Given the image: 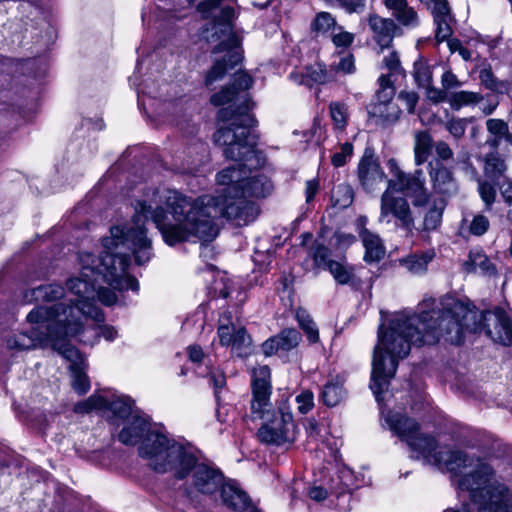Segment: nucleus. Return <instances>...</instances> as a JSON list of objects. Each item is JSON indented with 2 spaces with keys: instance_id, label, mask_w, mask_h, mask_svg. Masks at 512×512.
I'll use <instances>...</instances> for the list:
<instances>
[{
  "instance_id": "obj_1",
  "label": "nucleus",
  "mask_w": 512,
  "mask_h": 512,
  "mask_svg": "<svg viewBox=\"0 0 512 512\" xmlns=\"http://www.w3.org/2000/svg\"><path fill=\"white\" fill-rule=\"evenodd\" d=\"M143 215L135 210L133 223L110 229V237L103 239L104 251L99 257L90 253L80 255L83 278L67 281V290L76 296L51 306H39L27 315L33 328V335L55 334L69 337L77 335L83 328V317L97 322L104 320L101 310L94 304L96 289L92 280L102 276L104 282L114 290L131 289L138 291V281L127 274L131 254L137 265L147 263L152 257V242L143 226Z\"/></svg>"
},
{
  "instance_id": "obj_2",
  "label": "nucleus",
  "mask_w": 512,
  "mask_h": 512,
  "mask_svg": "<svg viewBox=\"0 0 512 512\" xmlns=\"http://www.w3.org/2000/svg\"><path fill=\"white\" fill-rule=\"evenodd\" d=\"M235 171L223 169L216 180L223 186L220 196L210 195L192 198L175 190H157L149 203L138 202L136 211L144 219L150 218L160 230L168 245L197 238L202 241L213 240L219 232L215 223L218 216L225 217L237 226H245L254 221L258 207L236 191Z\"/></svg>"
},
{
  "instance_id": "obj_3",
  "label": "nucleus",
  "mask_w": 512,
  "mask_h": 512,
  "mask_svg": "<svg viewBox=\"0 0 512 512\" xmlns=\"http://www.w3.org/2000/svg\"><path fill=\"white\" fill-rule=\"evenodd\" d=\"M445 338L442 311L433 309L420 314H394L380 325L372 358L370 388L380 402L395 376L399 361L408 356L411 345L435 344Z\"/></svg>"
},
{
  "instance_id": "obj_4",
  "label": "nucleus",
  "mask_w": 512,
  "mask_h": 512,
  "mask_svg": "<svg viewBox=\"0 0 512 512\" xmlns=\"http://www.w3.org/2000/svg\"><path fill=\"white\" fill-rule=\"evenodd\" d=\"M221 121L228 122L226 126L220 127L214 133V142L223 147V154L227 159L237 164L227 169L235 171L234 179L238 177L239 182H234L236 191L246 198L265 197L273 190V184L263 174L250 176L251 169L260 164L259 157L255 150L256 138L251 133L254 125V118L249 113H234L230 108H223L218 112Z\"/></svg>"
},
{
  "instance_id": "obj_5",
  "label": "nucleus",
  "mask_w": 512,
  "mask_h": 512,
  "mask_svg": "<svg viewBox=\"0 0 512 512\" xmlns=\"http://www.w3.org/2000/svg\"><path fill=\"white\" fill-rule=\"evenodd\" d=\"M442 322L445 339L452 344H460L464 330L485 331L494 342L505 346L512 345V323L501 308L478 312L474 306L448 298L442 303Z\"/></svg>"
},
{
  "instance_id": "obj_6",
  "label": "nucleus",
  "mask_w": 512,
  "mask_h": 512,
  "mask_svg": "<svg viewBox=\"0 0 512 512\" xmlns=\"http://www.w3.org/2000/svg\"><path fill=\"white\" fill-rule=\"evenodd\" d=\"M251 413L263 420L257 432L263 443L281 446L296 439V427L291 412L274 410L270 401V369L263 365L253 370Z\"/></svg>"
},
{
  "instance_id": "obj_7",
  "label": "nucleus",
  "mask_w": 512,
  "mask_h": 512,
  "mask_svg": "<svg viewBox=\"0 0 512 512\" xmlns=\"http://www.w3.org/2000/svg\"><path fill=\"white\" fill-rule=\"evenodd\" d=\"M456 485L460 490L469 492L470 500L460 510L447 509L444 512H512V494L497 481L491 466L465 472L456 479Z\"/></svg>"
},
{
  "instance_id": "obj_8",
  "label": "nucleus",
  "mask_w": 512,
  "mask_h": 512,
  "mask_svg": "<svg viewBox=\"0 0 512 512\" xmlns=\"http://www.w3.org/2000/svg\"><path fill=\"white\" fill-rule=\"evenodd\" d=\"M139 455L147 465L156 472H171L176 479L188 476L194 464V454L157 431L150 432L139 446Z\"/></svg>"
},
{
  "instance_id": "obj_9",
  "label": "nucleus",
  "mask_w": 512,
  "mask_h": 512,
  "mask_svg": "<svg viewBox=\"0 0 512 512\" xmlns=\"http://www.w3.org/2000/svg\"><path fill=\"white\" fill-rule=\"evenodd\" d=\"M407 445L411 449L412 457L422 459L427 464L445 468L457 479L465 472L481 470L482 466H490L483 460L469 456L463 451L450 450L438 446L437 441L429 435L417 434L407 438Z\"/></svg>"
},
{
  "instance_id": "obj_10",
  "label": "nucleus",
  "mask_w": 512,
  "mask_h": 512,
  "mask_svg": "<svg viewBox=\"0 0 512 512\" xmlns=\"http://www.w3.org/2000/svg\"><path fill=\"white\" fill-rule=\"evenodd\" d=\"M38 345H50L70 362L69 369L72 377V387L79 394H85L89 388V380L85 373V362L79 351L72 346L67 337L56 336L55 334L28 335L18 333L7 340V347L10 350L24 351L36 348Z\"/></svg>"
},
{
  "instance_id": "obj_11",
  "label": "nucleus",
  "mask_w": 512,
  "mask_h": 512,
  "mask_svg": "<svg viewBox=\"0 0 512 512\" xmlns=\"http://www.w3.org/2000/svg\"><path fill=\"white\" fill-rule=\"evenodd\" d=\"M387 166L392 175V178L387 181L389 189L406 193L413 199L415 206H424L428 203L429 193L425 187L422 170L417 169L412 174H406L393 158L388 160Z\"/></svg>"
},
{
  "instance_id": "obj_12",
  "label": "nucleus",
  "mask_w": 512,
  "mask_h": 512,
  "mask_svg": "<svg viewBox=\"0 0 512 512\" xmlns=\"http://www.w3.org/2000/svg\"><path fill=\"white\" fill-rule=\"evenodd\" d=\"M394 190H386L381 196L379 222L381 224H394L406 230H411L414 225L412 211L408 201L399 196L393 195Z\"/></svg>"
},
{
  "instance_id": "obj_13",
  "label": "nucleus",
  "mask_w": 512,
  "mask_h": 512,
  "mask_svg": "<svg viewBox=\"0 0 512 512\" xmlns=\"http://www.w3.org/2000/svg\"><path fill=\"white\" fill-rule=\"evenodd\" d=\"M93 409H107L110 410L114 416L119 418H132L135 413L140 411L134 407V402L131 398L126 396H118L108 401L101 395H91L87 400L77 403L74 406V411L77 413H88Z\"/></svg>"
},
{
  "instance_id": "obj_14",
  "label": "nucleus",
  "mask_w": 512,
  "mask_h": 512,
  "mask_svg": "<svg viewBox=\"0 0 512 512\" xmlns=\"http://www.w3.org/2000/svg\"><path fill=\"white\" fill-rule=\"evenodd\" d=\"M190 472L191 486L199 493L212 495L224 484V476L218 469L204 463H197L195 457Z\"/></svg>"
},
{
  "instance_id": "obj_15",
  "label": "nucleus",
  "mask_w": 512,
  "mask_h": 512,
  "mask_svg": "<svg viewBox=\"0 0 512 512\" xmlns=\"http://www.w3.org/2000/svg\"><path fill=\"white\" fill-rule=\"evenodd\" d=\"M358 179L362 188L368 193L375 192L386 181V174L380 166L378 158L369 149L365 150L359 161Z\"/></svg>"
},
{
  "instance_id": "obj_16",
  "label": "nucleus",
  "mask_w": 512,
  "mask_h": 512,
  "mask_svg": "<svg viewBox=\"0 0 512 512\" xmlns=\"http://www.w3.org/2000/svg\"><path fill=\"white\" fill-rule=\"evenodd\" d=\"M379 85L380 88L376 94L378 103L374 105L372 113L383 118L385 122H395L399 117V110L391 103L395 89L390 75H382L379 78Z\"/></svg>"
},
{
  "instance_id": "obj_17",
  "label": "nucleus",
  "mask_w": 512,
  "mask_h": 512,
  "mask_svg": "<svg viewBox=\"0 0 512 512\" xmlns=\"http://www.w3.org/2000/svg\"><path fill=\"white\" fill-rule=\"evenodd\" d=\"M431 11L436 24V39L438 41L448 40L453 31L451 24L453 16L447 0H421Z\"/></svg>"
},
{
  "instance_id": "obj_18",
  "label": "nucleus",
  "mask_w": 512,
  "mask_h": 512,
  "mask_svg": "<svg viewBox=\"0 0 512 512\" xmlns=\"http://www.w3.org/2000/svg\"><path fill=\"white\" fill-rule=\"evenodd\" d=\"M150 432H157L151 430L149 422L141 413H135L132 418L126 422L120 431L118 438L124 445H136L140 440H144Z\"/></svg>"
},
{
  "instance_id": "obj_19",
  "label": "nucleus",
  "mask_w": 512,
  "mask_h": 512,
  "mask_svg": "<svg viewBox=\"0 0 512 512\" xmlns=\"http://www.w3.org/2000/svg\"><path fill=\"white\" fill-rule=\"evenodd\" d=\"M429 175L434 192L443 196L442 198L450 197L457 193L458 187L452 172L441 163L430 164Z\"/></svg>"
},
{
  "instance_id": "obj_20",
  "label": "nucleus",
  "mask_w": 512,
  "mask_h": 512,
  "mask_svg": "<svg viewBox=\"0 0 512 512\" xmlns=\"http://www.w3.org/2000/svg\"><path fill=\"white\" fill-rule=\"evenodd\" d=\"M369 27L373 32L374 40L381 48L388 47L395 35L396 24L392 19L382 18L378 15L369 17Z\"/></svg>"
},
{
  "instance_id": "obj_21",
  "label": "nucleus",
  "mask_w": 512,
  "mask_h": 512,
  "mask_svg": "<svg viewBox=\"0 0 512 512\" xmlns=\"http://www.w3.org/2000/svg\"><path fill=\"white\" fill-rule=\"evenodd\" d=\"M252 85V78L246 73H237L231 87L223 89L221 92L212 95L211 103L215 106L225 105L231 102L239 90H247Z\"/></svg>"
},
{
  "instance_id": "obj_22",
  "label": "nucleus",
  "mask_w": 512,
  "mask_h": 512,
  "mask_svg": "<svg viewBox=\"0 0 512 512\" xmlns=\"http://www.w3.org/2000/svg\"><path fill=\"white\" fill-rule=\"evenodd\" d=\"M390 429L401 437L406 443L407 438L415 437L418 433V424L415 420L399 413H389L386 417Z\"/></svg>"
},
{
  "instance_id": "obj_23",
  "label": "nucleus",
  "mask_w": 512,
  "mask_h": 512,
  "mask_svg": "<svg viewBox=\"0 0 512 512\" xmlns=\"http://www.w3.org/2000/svg\"><path fill=\"white\" fill-rule=\"evenodd\" d=\"M240 60L241 55L237 50H229L222 60L215 61L213 67L206 76V85L210 86L215 81L221 79L225 75L227 69L234 67L240 62Z\"/></svg>"
},
{
  "instance_id": "obj_24",
  "label": "nucleus",
  "mask_w": 512,
  "mask_h": 512,
  "mask_svg": "<svg viewBox=\"0 0 512 512\" xmlns=\"http://www.w3.org/2000/svg\"><path fill=\"white\" fill-rule=\"evenodd\" d=\"M220 490L222 501L227 507L238 511L245 510L248 507V496L235 485L224 483Z\"/></svg>"
},
{
  "instance_id": "obj_25",
  "label": "nucleus",
  "mask_w": 512,
  "mask_h": 512,
  "mask_svg": "<svg viewBox=\"0 0 512 512\" xmlns=\"http://www.w3.org/2000/svg\"><path fill=\"white\" fill-rule=\"evenodd\" d=\"M363 246L365 247V261L377 262L385 255V248L380 237L367 229L360 232Z\"/></svg>"
},
{
  "instance_id": "obj_26",
  "label": "nucleus",
  "mask_w": 512,
  "mask_h": 512,
  "mask_svg": "<svg viewBox=\"0 0 512 512\" xmlns=\"http://www.w3.org/2000/svg\"><path fill=\"white\" fill-rule=\"evenodd\" d=\"M463 268L468 273H480L483 275L496 274V268L489 258L481 251H471L468 259L463 263Z\"/></svg>"
},
{
  "instance_id": "obj_27",
  "label": "nucleus",
  "mask_w": 512,
  "mask_h": 512,
  "mask_svg": "<svg viewBox=\"0 0 512 512\" xmlns=\"http://www.w3.org/2000/svg\"><path fill=\"white\" fill-rule=\"evenodd\" d=\"M483 162L484 175L494 182L498 181L500 177H503L507 171L505 160L497 152H491L485 155Z\"/></svg>"
},
{
  "instance_id": "obj_28",
  "label": "nucleus",
  "mask_w": 512,
  "mask_h": 512,
  "mask_svg": "<svg viewBox=\"0 0 512 512\" xmlns=\"http://www.w3.org/2000/svg\"><path fill=\"white\" fill-rule=\"evenodd\" d=\"M385 6L392 10L393 15L403 25H413L417 21L416 12L407 5L405 0H385Z\"/></svg>"
},
{
  "instance_id": "obj_29",
  "label": "nucleus",
  "mask_w": 512,
  "mask_h": 512,
  "mask_svg": "<svg viewBox=\"0 0 512 512\" xmlns=\"http://www.w3.org/2000/svg\"><path fill=\"white\" fill-rule=\"evenodd\" d=\"M414 154L415 163L421 165L427 161L431 148H432V137L426 131H417L414 134Z\"/></svg>"
},
{
  "instance_id": "obj_30",
  "label": "nucleus",
  "mask_w": 512,
  "mask_h": 512,
  "mask_svg": "<svg viewBox=\"0 0 512 512\" xmlns=\"http://www.w3.org/2000/svg\"><path fill=\"white\" fill-rule=\"evenodd\" d=\"M332 80H334L332 70L328 71L324 65L316 63L307 68L306 75L301 77L299 83L306 85H310L311 82L323 84Z\"/></svg>"
},
{
  "instance_id": "obj_31",
  "label": "nucleus",
  "mask_w": 512,
  "mask_h": 512,
  "mask_svg": "<svg viewBox=\"0 0 512 512\" xmlns=\"http://www.w3.org/2000/svg\"><path fill=\"white\" fill-rule=\"evenodd\" d=\"M445 206L444 198L435 199L432 202L424 216L423 227L425 230H435L440 225Z\"/></svg>"
},
{
  "instance_id": "obj_32",
  "label": "nucleus",
  "mask_w": 512,
  "mask_h": 512,
  "mask_svg": "<svg viewBox=\"0 0 512 512\" xmlns=\"http://www.w3.org/2000/svg\"><path fill=\"white\" fill-rule=\"evenodd\" d=\"M234 17V10L231 7H224L221 9L219 16H216L213 21L212 38H220L224 35H230L232 30L231 21Z\"/></svg>"
},
{
  "instance_id": "obj_33",
  "label": "nucleus",
  "mask_w": 512,
  "mask_h": 512,
  "mask_svg": "<svg viewBox=\"0 0 512 512\" xmlns=\"http://www.w3.org/2000/svg\"><path fill=\"white\" fill-rule=\"evenodd\" d=\"M336 19L329 12H319L311 22L310 28L316 35H327L337 27Z\"/></svg>"
},
{
  "instance_id": "obj_34",
  "label": "nucleus",
  "mask_w": 512,
  "mask_h": 512,
  "mask_svg": "<svg viewBox=\"0 0 512 512\" xmlns=\"http://www.w3.org/2000/svg\"><path fill=\"white\" fill-rule=\"evenodd\" d=\"M345 397V390L340 381L327 383L321 393L323 403L329 407L338 405Z\"/></svg>"
},
{
  "instance_id": "obj_35",
  "label": "nucleus",
  "mask_w": 512,
  "mask_h": 512,
  "mask_svg": "<svg viewBox=\"0 0 512 512\" xmlns=\"http://www.w3.org/2000/svg\"><path fill=\"white\" fill-rule=\"evenodd\" d=\"M482 100V96L479 93L471 91H459L452 93L448 102L452 109L459 110L463 106L477 104Z\"/></svg>"
},
{
  "instance_id": "obj_36",
  "label": "nucleus",
  "mask_w": 512,
  "mask_h": 512,
  "mask_svg": "<svg viewBox=\"0 0 512 512\" xmlns=\"http://www.w3.org/2000/svg\"><path fill=\"white\" fill-rule=\"evenodd\" d=\"M236 327L231 324V316L228 313H224L219 319L218 336L221 345L229 346L234 338Z\"/></svg>"
},
{
  "instance_id": "obj_37",
  "label": "nucleus",
  "mask_w": 512,
  "mask_h": 512,
  "mask_svg": "<svg viewBox=\"0 0 512 512\" xmlns=\"http://www.w3.org/2000/svg\"><path fill=\"white\" fill-rule=\"evenodd\" d=\"M433 256L430 254L412 255L402 261L403 266L413 274H420L426 271L428 263Z\"/></svg>"
},
{
  "instance_id": "obj_38",
  "label": "nucleus",
  "mask_w": 512,
  "mask_h": 512,
  "mask_svg": "<svg viewBox=\"0 0 512 512\" xmlns=\"http://www.w3.org/2000/svg\"><path fill=\"white\" fill-rule=\"evenodd\" d=\"M281 351H289L295 348L301 339L300 333L296 329H285L275 336Z\"/></svg>"
},
{
  "instance_id": "obj_39",
  "label": "nucleus",
  "mask_w": 512,
  "mask_h": 512,
  "mask_svg": "<svg viewBox=\"0 0 512 512\" xmlns=\"http://www.w3.org/2000/svg\"><path fill=\"white\" fill-rule=\"evenodd\" d=\"M330 116L336 129L344 130L348 119V108L340 102H332L329 105Z\"/></svg>"
},
{
  "instance_id": "obj_40",
  "label": "nucleus",
  "mask_w": 512,
  "mask_h": 512,
  "mask_svg": "<svg viewBox=\"0 0 512 512\" xmlns=\"http://www.w3.org/2000/svg\"><path fill=\"white\" fill-rule=\"evenodd\" d=\"M477 183L480 198L485 203L486 209L490 210L497 196L495 185L481 178H477Z\"/></svg>"
},
{
  "instance_id": "obj_41",
  "label": "nucleus",
  "mask_w": 512,
  "mask_h": 512,
  "mask_svg": "<svg viewBox=\"0 0 512 512\" xmlns=\"http://www.w3.org/2000/svg\"><path fill=\"white\" fill-rule=\"evenodd\" d=\"M35 293L38 299L46 302L61 299L65 295L63 287L56 284L40 286L35 290Z\"/></svg>"
},
{
  "instance_id": "obj_42",
  "label": "nucleus",
  "mask_w": 512,
  "mask_h": 512,
  "mask_svg": "<svg viewBox=\"0 0 512 512\" xmlns=\"http://www.w3.org/2000/svg\"><path fill=\"white\" fill-rule=\"evenodd\" d=\"M332 200L335 206L348 207L353 201L352 189L348 185H338L332 190Z\"/></svg>"
},
{
  "instance_id": "obj_43",
  "label": "nucleus",
  "mask_w": 512,
  "mask_h": 512,
  "mask_svg": "<svg viewBox=\"0 0 512 512\" xmlns=\"http://www.w3.org/2000/svg\"><path fill=\"white\" fill-rule=\"evenodd\" d=\"M327 268L339 284H346L352 277V271L343 263L329 260Z\"/></svg>"
},
{
  "instance_id": "obj_44",
  "label": "nucleus",
  "mask_w": 512,
  "mask_h": 512,
  "mask_svg": "<svg viewBox=\"0 0 512 512\" xmlns=\"http://www.w3.org/2000/svg\"><path fill=\"white\" fill-rule=\"evenodd\" d=\"M297 319L299 325L307 334L309 341L313 343L317 342L319 339L318 329L316 328L315 323L310 318V316L305 311H298Z\"/></svg>"
},
{
  "instance_id": "obj_45",
  "label": "nucleus",
  "mask_w": 512,
  "mask_h": 512,
  "mask_svg": "<svg viewBox=\"0 0 512 512\" xmlns=\"http://www.w3.org/2000/svg\"><path fill=\"white\" fill-rule=\"evenodd\" d=\"M413 75L415 81L421 87H428L432 83V72L430 67L423 61L415 62Z\"/></svg>"
},
{
  "instance_id": "obj_46",
  "label": "nucleus",
  "mask_w": 512,
  "mask_h": 512,
  "mask_svg": "<svg viewBox=\"0 0 512 512\" xmlns=\"http://www.w3.org/2000/svg\"><path fill=\"white\" fill-rule=\"evenodd\" d=\"M486 128L493 136L504 137L508 142H512V135L509 133L508 124L501 119H488Z\"/></svg>"
},
{
  "instance_id": "obj_47",
  "label": "nucleus",
  "mask_w": 512,
  "mask_h": 512,
  "mask_svg": "<svg viewBox=\"0 0 512 512\" xmlns=\"http://www.w3.org/2000/svg\"><path fill=\"white\" fill-rule=\"evenodd\" d=\"M232 339L233 342L230 345H232L233 349H235L239 355L245 352L252 342L250 336L246 333V330L243 327L236 328L234 338Z\"/></svg>"
},
{
  "instance_id": "obj_48",
  "label": "nucleus",
  "mask_w": 512,
  "mask_h": 512,
  "mask_svg": "<svg viewBox=\"0 0 512 512\" xmlns=\"http://www.w3.org/2000/svg\"><path fill=\"white\" fill-rule=\"evenodd\" d=\"M469 121L466 118H451L445 123V128L455 139H460L464 136Z\"/></svg>"
},
{
  "instance_id": "obj_49",
  "label": "nucleus",
  "mask_w": 512,
  "mask_h": 512,
  "mask_svg": "<svg viewBox=\"0 0 512 512\" xmlns=\"http://www.w3.org/2000/svg\"><path fill=\"white\" fill-rule=\"evenodd\" d=\"M490 222L488 218L482 214L473 217L468 225L469 233L474 236H482L489 229Z\"/></svg>"
},
{
  "instance_id": "obj_50",
  "label": "nucleus",
  "mask_w": 512,
  "mask_h": 512,
  "mask_svg": "<svg viewBox=\"0 0 512 512\" xmlns=\"http://www.w3.org/2000/svg\"><path fill=\"white\" fill-rule=\"evenodd\" d=\"M339 148L340 150L335 152L331 158V162L335 167L345 165L353 154V145L350 142L341 144Z\"/></svg>"
},
{
  "instance_id": "obj_51",
  "label": "nucleus",
  "mask_w": 512,
  "mask_h": 512,
  "mask_svg": "<svg viewBox=\"0 0 512 512\" xmlns=\"http://www.w3.org/2000/svg\"><path fill=\"white\" fill-rule=\"evenodd\" d=\"M297 410L301 414H306L314 407V395L309 390H304L295 397Z\"/></svg>"
},
{
  "instance_id": "obj_52",
  "label": "nucleus",
  "mask_w": 512,
  "mask_h": 512,
  "mask_svg": "<svg viewBox=\"0 0 512 512\" xmlns=\"http://www.w3.org/2000/svg\"><path fill=\"white\" fill-rule=\"evenodd\" d=\"M354 35L345 31L342 26H337L332 32V42L337 47H348L352 44Z\"/></svg>"
},
{
  "instance_id": "obj_53",
  "label": "nucleus",
  "mask_w": 512,
  "mask_h": 512,
  "mask_svg": "<svg viewBox=\"0 0 512 512\" xmlns=\"http://www.w3.org/2000/svg\"><path fill=\"white\" fill-rule=\"evenodd\" d=\"M331 70L332 73L334 74V77L336 76L337 73H353L355 70L353 56L351 54H347L346 56L342 57L337 64H333L331 66Z\"/></svg>"
},
{
  "instance_id": "obj_54",
  "label": "nucleus",
  "mask_w": 512,
  "mask_h": 512,
  "mask_svg": "<svg viewBox=\"0 0 512 512\" xmlns=\"http://www.w3.org/2000/svg\"><path fill=\"white\" fill-rule=\"evenodd\" d=\"M398 99L405 105L409 113H414L415 107L419 99L416 92L401 91L398 95Z\"/></svg>"
},
{
  "instance_id": "obj_55",
  "label": "nucleus",
  "mask_w": 512,
  "mask_h": 512,
  "mask_svg": "<svg viewBox=\"0 0 512 512\" xmlns=\"http://www.w3.org/2000/svg\"><path fill=\"white\" fill-rule=\"evenodd\" d=\"M311 253L315 263L318 266L324 265L327 267V263L329 262L327 260L329 256V250L327 247L321 244H316L313 246Z\"/></svg>"
},
{
  "instance_id": "obj_56",
  "label": "nucleus",
  "mask_w": 512,
  "mask_h": 512,
  "mask_svg": "<svg viewBox=\"0 0 512 512\" xmlns=\"http://www.w3.org/2000/svg\"><path fill=\"white\" fill-rule=\"evenodd\" d=\"M338 4L347 13H362L366 7V0H340Z\"/></svg>"
},
{
  "instance_id": "obj_57",
  "label": "nucleus",
  "mask_w": 512,
  "mask_h": 512,
  "mask_svg": "<svg viewBox=\"0 0 512 512\" xmlns=\"http://www.w3.org/2000/svg\"><path fill=\"white\" fill-rule=\"evenodd\" d=\"M479 78L481 83L488 89L498 91L499 83L495 79L491 69L484 68L480 71Z\"/></svg>"
},
{
  "instance_id": "obj_58",
  "label": "nucleus",
  "mask_w": 512,
  "mask_h": 512,
  "mask_svg": "<svg viewBox=\"0 0 512 512\" xmlns=\"http://www.w3.org/2000/svg\"><path fill=\"white\" fill-rule=\"evenodd\" d=\"M383 62L385 67L390 71V77L395 73L400 72V60L396 52H391L389 55L385 56Z\"/></svg>"
},
{
  "instance_id": "obj_59",
  "label": "nucleus",
  "mask_w": 512,
  "mask_h": 512,
  "mask_svg": "<svg viewBox=\"0 0 512 512\" xmlns=\"http://www.w3.org/2000/svg\"><path fill=\"white\" fill-rule=\"evenodd\" d=\"M425 89L428 99L432 102L440 103L446 100L448 101L449 96L444 89L434 88L431 86V84L428 87H425Z\"/></svg>"
},
{
  "instance_id": "obj_60",
  "label": "nucleus",
  "mask_w": 512,
  "mask_h": 512,
  "mask_svg": "<svg viewBox=\"0 0 512 512\" xmlns=\"http://www.w3.org/2000/svg\"><path fill=\"white\" fill-rule=\"evenodd\" d=\"M96 296L105 305H112L117 302L116 294L109 288H99L96 291Z\"/></svg>"
},
{
  "instance_id": "obj_61",
  "label": "nucleus",
  "mask_w": 512,
  "mask_h": 512,
  "mask_svg": "<svg viewBox=\"0 0 512 512\" xmlns=\"http://www.w3.org/2000/svg\"><path fill=\"white\" fill-rule=\"evenodd\" d=\"M222 0H206L198 5V11L204 18H209L213 10L217 9Z\"/></svg>"
},
{
  "instance_id": "obj_62",
  "label": "nucleus",
  "mask_w": 512,
  "mask_h": 512,
  "mask_svg": "<svg viewBox=\"0 0 512 512\" xmlns=\"http://www.w3.org/2000/svg\"><path fill=\"white\" fill-rule=\"evenodd\" d=\"M441 83L445 91L460 86L459 80L457 79L456 75L453 74L451 71H446L445 73H443Z\"/></svg>"
},
{
  "instance_id": "obj_63",
  "label": "nucleus",
  "mask_w": 512,
  "mask_h": 512,
  "mask_svg": "<svg viewBox=\"0 0 512 512\" xmlns=\"http://www.w3.org/2000/svg\"><path fill=\"white\" fill-rule=\"evenodd\" d=\"M437 156L442 160H449L453 157V151L449 145L444 141H438L435 144Z\"/></svg>"
},
{
  "instance_id": "obj_64",
  "label": "nucleus",
  "mask_w": 512,
  "mask_h": 512,
  "mask_svg": "<svg viewBox=\"0 0 512 512\" xmlns=\"http://www.w3.org/2000/svg\"><path fill=\"white\" fill-rule=\"evenodd\" d=\"M499 188L505 201L509 204H512V181L509 179H504Z\"/></svg>"
}]
</instances>
